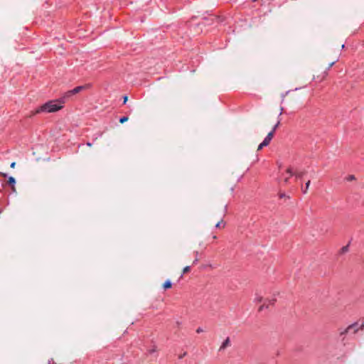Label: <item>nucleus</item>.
<instances>
[{
    "instance_id": "f257e3e1",
    "label": "nucleus",
    "mask_w": 364,
    "mask_h": 364,
    "mask_svg": "<svg viewBox=\"0 0 364 364\" xmlns=\"http://www.w3.org/2000/svg\"><path fill=\"white\" fill-rule=\"evenodd\" d=\"M63 107L62 105H59L57 101H49L39 108H38L34 112L33 114H36L41 113L42 112H55L60 110Z\"/></svg>"
},
{
    "instance_id": "f03ea898",
    "label": "nucleus",
    "mask_w": 364,
    "mask_h": 364,
    "mask_svg": "<svg viewBox=\"0 0 364 364\" xmlns=\"http://www.w3.org/2000/svg\"><path fill=\"white\" fill-rule=\"evenodd\" d=\"M90 87V85H82V86H78V87H75L74 89L71 90H69L68 91L64 97H63V99H65V98H68L84 90H85L87 87Z\"/></svg>"
},
{
    "instance_id": "7ed1b4c3",
    "label": "nucleus",
    "mask_w": 364,
    "mask_h": 364,
    "mask_svg": "<svg viewBox=\"0 0 364 364\" xmlns=\"http://www.w3.org/2000/svg\"><path fill=\"white\" fill-rule=\"evenodd\" d=\"M279 121H278L272 127V129L271 132H269L267 135V137H269V139L270 140L272 139L273 136H274V132L276 131V129H277V127H279Z\"/></svg>"
},
{
    "instance_id": "20e7f679",
    "label": "nucleus",
    "mask_w": 364,
    "mask_h": 364,
    "mask_svg": "<svg viewBox=\"0 0 364 364\" xmlns=\"http://www.w3.org/2000/svg\"><path fill=\"white\" fill-rule=\"evenodd\" d=\"M351 329H353L354 330V333H356L358 330V323H355L352 325H350L345 331V333H348Z\"/></svg>"
},
{
    "instance_id": "39448f33",
    "label": "nucleus",
    "mask_w": 364,
    "mask_h": 364,
    "mask_svg": "<svg viewBox=\"0 0 364 364\" xmlns=\"http://www.w3.org/2000/svg\"><path fill=\"white\" fill-rule=\"evenodd\" d=\"M230 338H227L222 343V345L220 346V350H224L225 348H226L227 347H228L230 346Z\"/></svg>"
},
{
    "instance_id": "423d86ee",
    "label": "nucleus",
    "mask_w": 364,
    "mask_h": 364,
    "mask_svg": "<svg viewBox=\"0 0 364 364\" xmlns=\"http://www.w3.org/2000/svg\"><path fill=\"white\" fill-rule=\"evenodd\" d=\"M306 173V171H296L294 172V176L296 178H302Z\"/></svg>"
},
{
    "instance_id": "0eeeda50",
    "label": "nucleus",
    "mask_w": 364,
    "mask_h": 364,
    "mask_svg": "<svg viewBox=\"0 0 364 364\" xmlns=\"http://www.w3.org/2000/svg\"><path fill=\"white\" fill-rule=\"evenodd\" d=\"M162 287L164 289H170L172 287V284L171 281L168 279L162 284Z\"/></svg>"
},
{
    "instance_id": "6e6552de",
    "label": "nucleus",
    "mask_w": 364,
    "mask_h": 364,
    "mask_svg": "<svg viewBox=\"0 0 364 364\" xmlns=\"http://www.w3.org/2000/svg\"><path fill=\"white\" fill-rule=\"evenodd\" d=\"M15 183H16L15 178L12 176H10L8 180V183L11 186H14ZM13 189L14 190L15 189L14 186H13Z\"/></svg>"
},
{
    "instance_id": "1a4fd4ad",
    "label": "nucleus",
    "mask_w": 364,
    "mask_h": 364,
    "mask_svg": "<svg viewBox=\"0 0 364 364\" xmlns=\"http://www.w3.org/2000/svg\"><path fill=\"white\" fill-rule=\"evenodd\" d=\"M311 181L309 180L305 185V188L303 190V193L306 194L308 192Z\"/></svg>"
},
{
    "instance_id": "9d476101",
    "label": "nucleus",
    "mask_w": 364,
    "mask_h": 364,
    "mask_svg": "<svg viewBox=\"0 0 364 364\" xmlns=\"http://www.w3.org/2000/svg\"><path fill=\"white\" fill-rule=\"evenodd\" d=\"M271 140L269 139V137H265V139H264V141L262 142V144L266 146L267 145H269V144L270 143Z\"/></svg>"
},
{
    "instance_id": "9b49d317",
    "label": "nucleus",
    "mask_w": 364,
    "mask_h": 364,
    "mask_svg": "<svg viewBox=\"0 0 364 364\" xmlns=\"http://www.w3.org/2000/svg\"><path fill=\"white\" fill-rule=\"evenodd\" d=\"M191 271V267L189 266H186L183 269V274H186Z\"/></svg>"
},
{
    "instance_id": "f8f14e48",
    "label": "nucleus",
    "mask_w": 364,
    "mask_h": 364,
    "mask_svg": "<svg viewBox=\"0 0 364 364\" xmlns=\"http://www.w3.org/2000/svg\"><path fill=\"white\" fill-rule=\"evenodd\" d=\"M128 119H129L128 117H123L120 118V119H119V122H120L121 124H123V123H124V122H127V121H128Z\"/></svg>"
},
{
    "instance_id": "ddd939ff",
    "label": "nucleus",
    "mask_w": 364,
    "mask_h": 364,
    "mask_svg": "<svg viewBox=\"0 0 364 364\" xmlns=\"http://www.w3.org/2000/svg\"><path fill=\"white\" fill-rule=\"evenodd\" d=\"M194 254L196 255V258H195V259L193 261V263H196L199 260V259H198V251H195Z\"/></svg>"
},
{
    "instance_id": "4468645a",
    "label": "nucleus",
    "mask_w": 364,
    "mask_h": 364,
    "mask_svg": "<svg viewBox=\"0 0 364 364\" xmlns=\"http://www.w3.org/2000/svg\"><path fill=\"white\" fill-rule=\"evenodd\" d=\"M287 172L289 173L290 176L294 175V172H293V170L291 168H288Z\"/></svg>"
},
{
    "instance_id": "2eb2a0df",
    "label": "nucleus",
    "mask_w": 364,
    "mask_h": 364,
    "mask_svg": "<svg viewBox=\"0 0 364 364\" xmlns=\"http://www.w3.org/2000/svg\"><path fill=\"white\" fill-rule=\"evenodd\" d=\"M263 147H264V146L261 143L257 147V151H260Z\"/></svg>"
},
{
    "instance_id": "dca6fc26",
    "label": "nucleus",
    "mask_w": 364,
    "mask_h": 364,
    "mask_svg": "<svg viewBox=\"0 0 364 364\" xmlns=\"http://www.w3.org/2000/svg\"><path fill=\"white\" fill-rule=\"evenodd\" d=\"M222 223V220L221 221H219L216 225H215V227L216 228H220V225Z\"/></svg>"
},
{
    "instance_id": "f3484780",
    "label": "nucleus",
    "mask_w": 364,
    "mask_h": 364,
    "mask_svg": "<svg viewBox=\"0 0 364 364\" xmlns=\"http://www.w3.org/2000/svg\"><path fill=\"white\" fill-rule=\"evenodd\" d=\"M203 329H202L201 328H197V330H196V332H197V333H201V332H203Z\"/></svg>"
},
{
    "instance_id": "a211bd4d",
    "label": "nucleus",
    "mask_w": 364,
    "mask_h": 364,
    "mask_svg": "<svg viewBox=\"0 0 364 364\" xmlns=\"http://www.w3.org/2000/svg\"><path fill=\"white\" fill-rule=\"evenodd\" d=\"M336 63V61H333V62H332V63H329V65H328V69H329L330 68H331V67L334 65V63Z\"/></svg>"
},
{
    "instance_id": "6ab92c4d",
    "label": "nucleus",
    "mask_w": 364,
    "mask_h": 364,
    "mask_svg": "<svg viewBox=\"0 0 364 364\" xmlns=\"http://www.w3.org/2000/svg\"><path fill=\"white\" fill-rule=\"evenodd\" d=\"M11 166V168H15V166H16V162H12V163L11 164V166Z\"/></svg>"
},
{
    "instance_id": "aec40b11",
    "label": "nucleus",
    "mask_w": 364,
    "mask_h": 364,
    "mask_svg": "<svg viewBox=\"0 0 364 364\" xmlns=\"http://www.w3.org/2000/svg\"><path fill=\"white\" fill-rule=\"evenodd\" d=\"M354 178H355L354 176L351 175V176H350L348 177V179L349 181H351V180H353Z\"/></svg>"
},
{
    "instance_id": "412c9836",
    "label": "nucleus",
    "mask_w": 364,
    "mask_h": 364,
    "mask_svg": "<svg viewBox=\"0 0 364 364\" xmlns=\"http://www.w3.org/2000/svg\"><path fill=\"white\" fill-rule=\"evenodd\" d=\"M127 100H128V97L127 96H124V103H126Z\"/></svg>"
},
{
    "instance_id": "4be33fe9",
    "label": "nucleus",
    "mask_w": 364,
    "mask_h": 364,
    "mask_svg": "<svg viewBox=\"0 0 364 364\" xmlns=\"http://www.w3.org/2000/svg\"><path fill=\"white\" fill-rule=\"evenodd\" d=\"M186 355V353H184L183 355H181L179 356V359L183 358V356H185Z\"/></svg>"
},
{
    "instance_id": "5701e85b",
    "label": "nucleus",
    "mask_w": 364,
    "mask_h": 364,
    "mask_svg": "<svg viewBox=\"0 0 364 364\" xmlns=\"http://www.w3.org/2000/svg\"><path fill=\"white\" fill-rule=\"evenodd\" d=\"M3 177H6V173H0Z\"/></svg>"
},
{
    "instance_id": "b1692460",
    "label": "nucleus",
    "mask_w": 364,
    "mask_h": 364,
    "mask_svg": "<svg viewBox=\"0 0 364 364\" xmlns=\"http://www.w3.org/2000/svg\"><path fill=\"white\" fill-rule=\"evenodd\" d=\"M263 307H264V306H263V305H262V306H261L259 307V311H262V309H263Z\"/></svg>"
},
{
    "instance_id": "393cba45",
    "label": "nucleus",
    "mask_w": 364,
    "mask_h": 364,
    "mask_svg": "<svg viewBox=\"0 0 364 364\" xmlns=\"http://www.w3.org/2000/svg\"><path fill=\"white\" fill-rule=\"evenodd\" d=\"M288 180H289V178H285V179H284V182H285V183H287V182H288Z\"/></svg>"
},
{
    "instance_id": "a878e982",
    "label": "nucleus",
    "mask_w": 364,
    "mask_h": 364,
    "mask_svg": "<svg viewBox=\"0 0 364 364\" xmlns=\"http://www.w3.org/2000/svg\"><path fill=\"white\" fill-rule=\"evenodd\" d=\"M284 197V194H280V198Z\"/></svg>"
},
{
    "instance_id": "bb28decb",
    "label": "nucleus",
    "mask_w": 364,
    "mask_h": 364,
    "mask_svg": "<svg viewBox=\"0 0 364 364\" xmlns=\"http://www.w3.org/2000/svg\"><path fill=\"white\" fill-rule=\"evenodd\" d=\"M87 145L89 146H91V144L89 143V142L87 144Z\"/></svg>"
},
{
    "instance_id": "cd10ccee",
    "label": "nucleus",
    "mask_w": 364,
    "mask_h": 364,
    "mask_svg": "<svg viewBox=\"0 0 364 364\" xmlns=\"http://www.w3.org/2000/svg\"><path fill=\"white\" fill-rule=\"evenodd\" d=\"M213 239H216V238H217V237H216L215 235H214V236L213 237Z\"/></svg>"
},
{
    "instance_id": "c85d7f7f",
    "label": "nucleus",
    "mask_w": 364,
    "mask_h": 364,
    "mask_svg": "<svg viewBox=\"0 0 364 364\" xmlns=\"http://www.w3.org/2000/svg\"><path fill=\"white\" fill-rule=\"evenodd\" d=\"M60 102H61V103H64V102H65V101H64V100H61V101H60Z\"/></svg>"
}]
</instances>
